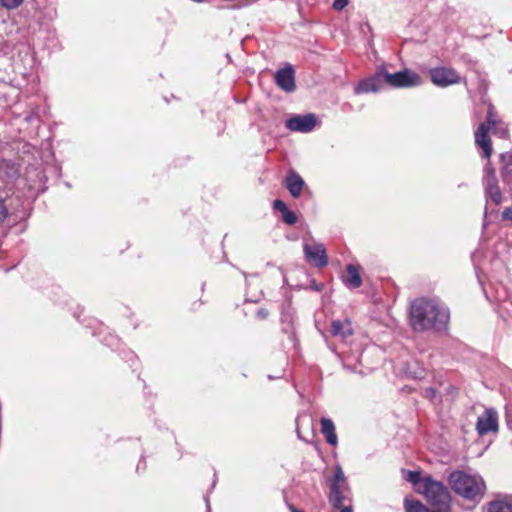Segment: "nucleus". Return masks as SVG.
Wrapping results in <instances>:
<instances>
[{"instance_id":"f03ea898","label":"nucleus","mask_w":512,"mask_h":512,"mask_svg":"<svg viewBox=\"0 0 512 512\" xmlns=\"http://www.w3.org/2000/svg\"><path fill=\"white\" fill-rule=\"evenodd\" d=\"M448 483L458 496L473 502H480L486 492L484 479L478 474H470L462 470L450 473Z\"/></svg>"},{"instance_id":"a211bd4d","label":"nucleus","mask_w":512,"mask_h":512,"mask_svg":"<svg viewBox=\"0 0 512 512\" xmlns=\"http://www.w3.org/2000/svg\"><path fill=\"white\" fill-rule=\"evenodd\" d=\"M321 432L325 436L327 443L332 446H336L338 443V438L335 432V425L333 421L329 418H321Z\"/></svg>"},{"instance_id":"4468645a","label":"nucleus","mask_w":512,"mask_h":512,"mask_svg":"<svg viewBox=\"0 0 512 512\" xmlns=\"http://www.w3.org/2000/svg\"><path fill=\"white\" fill-rule=\"evenodd\" d=\"M330 333L333 337L340 338L341 340L347 339L353 334L351 322L348 319L332 321Z\"/></svg>"},{"instance_id":"f3484780","label":"nucleus","mask_w":512,"mask_h":512,"mask_svg":"<svg viewBox=\"0 0 512 512\" xmlns=\"http://www.w3.org/2000/svg\"><path fill=\"white\" fill-rule=\"evenodd\" d=\"M343 282L347 287L353 289L359 288L362 285V279L359 270L355 265H347L346 276L344 277Z\"/></svg>"},{"instance_id":"9d476101","label":"nucleus","mask_w":512,"mask_h":512,"mask_svg":"<svg viewBox=\"0 0 512 512\" xmlns=\"http://www.w3.org/2000/svg\"><path fill=\"white\" fill-rule=\"evenodd\" d=\"M286 128L290 131L307 133L316 126V117L314 114L296 115L286 121Z\"/></svg>"},{"instance_id":"bb28decb","label":"nucleus","mask_w":512,"mask_h":512,"mask_svg":"<svg viewBox=\"0 0 512 512\" xmlns=\"http://www.w3.org/2000/svg\"><path fill=\"white\" fill-rule=\"evenodd\" d=\"M349 0H334L333 8L337 11H341L348 5Z\"/></svg>"},{"instance_id":"20e7f679","label":"nucleus","mask_w":512,"mask_h":512,"mask_svg":"<svg viewBox=\"0 0 512 512\" xmlns=\"http://www.w3.org/2000/svg\"><path fill=\"white\" fill-rule=\"evenodd\" d=\"M330 492L328 500L334 509L343 507L344 502L348 499L350 488L347 479L344 475L342 468L337 465L334 470V475L329 479Z\"/></svg>"},{"instance_id":"f257e3e1","label":"nucleus","mask_w":512,"mask_h":512,"mask_svg":"<svg viewBox=\"0 0 512 512\" xmlns=\"http://www.w3.org/2000/svg\"><path fill=\"white\" fill-rule=\"evenodd\" d=\"M449 319V309L436 299L419 298L411 303L410 324L415 331H445Z\"/></svg>"},{"instance_id":"5701e85b","label":"nucleus","mask_w":512,"mask_h":512,"mask_svg":"<svg viewBox=\"0 0 512 512\" xmlns=\"http://www.w3.org/2000/svg\"><path fill=\"white\" fill-rule=\"evenodd\" d=\"M283 221L288 225H293L297 222V216L294 212L289 209L282 214Z\"/></svg>"},{"instance_id":"423d86ee","label":"nucleus","mask_w":512,"mask_h":512,"mask_svg":"<svg viewBox=\"0 0 512 512\" xmlns=\"http://www.w3.org/2000/svg\"><path fill=\"white\" fill-rule=\"evenodd\" d=\"M483 186L487 200L498 205L502 201V193L498 186L495 169L488 162L484 168Z\"/></svg>"},{"instance_id":"f8f14e48","label":"nucleus","mask_w":512,"mask_h":512,"mask_svg":"<svg viewBox=\"0 0 512 512\" xmlns=\"http://www.w3.org/2000/svg\"><path fill=\"white\" fill-rule=\"evenodd\" d=\"M276 84L285 92H293L296 88L295 85V72L291 65L279 69L275 73Z\"/></svg>"},{"instance_id":"0eeeda50","label":"nucleus","mask_w":512,"mask_h":512,"mask_svg":"<svg viewBox=\"0 0 512 512\" xmlns=\"http://www.w3.org/2000/svg\"><path fill=\"white\" fill-rule=\"evenodd\" d=\"M431 81L436 86L446 87L460 83V77L452 68L436 67L430 70Z\"/></svg>"},{"instance_id":"ddd939ff","label":"nucleus","mask_w":512,"mask_h":512,"mask_svg":"<svg viewBox=\"0 0 512 512\" xmlns=\"http://www.w3.org/2000/svg\"><path fill=\"white\" fill-rule=\"evenodd\" d=\"M475 143L483 150V156L489 159L492 154V145L488 136V127L484 123H481L475 131Z\"/></svg>"},{"instance_id":"c85d7f7f","label":"nucleus","mask_w":512,"mask_h":512,"mask_svg":"<svg viewBox=\"0 0 512 512\" xmlns=\"http://www.w3.org/2000/svg\"><path fill=\"white\" fill-rule=\"evenodd\" d=\"M502 218L504 220H511L512 221V208H505L502 212Z\"/></svg>"},{"instance_id":"b1692460","label":"nucleus","mask_w":512,"mask_h":512,"mask_svg":"<svg viewBox=\"0 0 512 512\" xmlns=\"http://www.w3.org/2000/svg\"><path fill=\"white\" fill-rule=\"evenodd\" d=\"M487 122L490 126H496L498 125V122L496 120V112L493 107V105H489L488 112H487Z\"/></svg>"},{"instance_id":"39448f33","label":"nucleus","mask_w":512,"mask_h":512,"mask_svg":"<svg viewBox=\"0 0 512 512\" xmlns=\"http://www.w3.org/2000/svg\"><path fill=\"white\" fill-rule=\"evenodd\" d=\"M384 84L395 88L415 87L421 84V78L415 72L405 69L396 73H389L381 68Z\"/></svg>"},{"instance_id":"7c9ffc66","label":"nucleus","mask_w":512,"mask_h":512,"mask_svg":"<svg viewBox=\"0 0 512 512\" xmlns=\"http://www.w3.org/2000/svg\"><path fill=\"white\" fill-rule=\"evenodd\" d=\"M436 394V391L433 388H428L425 390L426 397L433 398Z\"/></svg>"},{"instance_id":"1a4fd4ad","label":"nucleus","mask_w":512,"mask_h":512,"mask_svg":"<svg viewBox=\"0 0 512 512\" xmlns=\"http://www.w3.org/2000/svg\"><path fill=\"white\" fill-rule=\"evenodd\" d=\"M383 85L384 79L382 75V70L381 68H379L371 77L361 80L354 87V93L356 95L366 93H377L383 88Z\"/></svg>"},{"instance_id":"7ed1b4c3","label":"nucleus","mask_w":512,"mask_h":512,"mask_svg":"<svg viewBox=\"0 0 512 512\" xmlns=\"http://www.w3.org/2000/svg\"><path fill=\"white\" fill-rule=\"evenodd\" d=\"M417 491L423 494L432 506H451V495L447 487L430 475L423 477L421 488H417Z\"/></svg>"},{"instance_id":"393cba45","label":"nucleus","mask_w":512,"mask_h":512,"mask_svg":"<svg viewBox=\"0 0 512 512\" xmlns=\"http://www.w3.org/2000/svg\"><path fill=\"white\" fill-rule=\"evenodd\" d=\"M8 214V209L5 205L4 199L0 196V223L3 222Z\"/></svg>"},{"instance_id":"473e14b6","label":"nucleus","mask_w":512,"mask_h":512,"mask_svg":"<svg viewBox=\"0 0 512 512\" xmlns=\"http://www.w3.org/2000/svg\"><path fill=\"white\" fill-rule=\"evenodd\" d=\"M288 508L291 512H302L301 510L297 509L296 507H294L293 505L291 504H288Z\"/></svg>"},{"instance_id":"cd10ccee","label":"nucleus","mask_w":512,"mask_h":512,"mask_svg":"<svg viewBox=\"0 0 512 512\" xmlns=\"http://www.w3.org/2000/svg\"><path fill=\"white\" fill-rule=\"evenodd\" d=\"M493 128V132L496 133V134H499L500 137L502 138H505L507 137L508 135V131L505 127H500L498 128L497 125L496 126H491Z\"/></svg>"},{"instance_id":"4be33fe9","label":"nucleus","mask_w":512,"mask_h":512,"mask_svg":"<svg viewBox=\"0 0 512 512\" xmlns=\"http://www.w3.org/2000/svg\"><path fill=\"white\" fill-rule=\"evenodd\" d=\"M24 0H0V5L8 10L16 9Z\"/></svg>"},{"instance_id":"9b49d317","label":"nucleus","mask_w":512,"mask_h":512,"mask_svg":"<svg viewBox=\"0 0 512 512\" xmlns=\"http://www.w3.org/2000/svg\"><path fill=\"white\" fill-rule=\"evenodd\" d=\"M304 253L308 261L316 267H325L328 263L326 249L323 244L304 245Z\"/></svg>"},{"instance_id":"aec40b11","label":"nucleus","mask_w":512,"mask_h":512,"mask_svg":"<svg viewBox=\"0 0 512 512\" xmlns=\"http://www.w3.org/2000/svg\"><path fill=\"white\" fill-rule=\"evenodd\" d=\"M404 508L406 512H427V507L418 500L405 499Z\"/></svg>"},{"instance_id":"a878e982","label":"nucleus","mask_w":512,"mask_h":512,"mask_svg":"<svg viewBox=\"0 0 512 512\" xmlns=\"http://www.w3.org/2000/svg\"><path fill=\"white\" fill-rule=\"evenodd\" d=\"M273 207L275 210L281 212L282 214L288 210L287 205L282 200L279 199H276L274 201Z\"/></svg>"},{"instance_id":"72a5a7b5","label":"nucleus","mask_w":512,"mask_h":512,"mask_svg":"<svg viewBox=\"0 0 512 512\" xmlns=\"http://www.w3.org/2000/svg\"><path fill=\"white\" fill-rule=\"evenodd\" d=\"M340 512H352V508L350 506L343 507Z\"/></svg>"},{"instance_id":"2f4dec72","label":"nucleus","mask_w":512,"mask_h":512,"mask_svg":"<svg viewBox=\"0 0 512 512\" xmlns=\"http://www.w3.org/2000/svg\"><path fill=\"white\" fill-rule=\"evenodd\" d=\"M257 314H258V316H259L260 318H266V317H267V315H268V312H267V310H265V309H260V310L257 312Z\"/></svg>"},{"instance_id":"2eb2a0df","label":"nucleus","mask_w":512,"mask_h":512,"mask_svg":"<svg viewBox=\"0 0 512 512\" xmlns=\"http://www.w3.org/2000/svg\"><path fill=\"white\" fill-rule=\"evenodd\" d=\"M305 183L302 177L294 171H290L285 179V186L294 198H298Z\"/></svg>"},{"instance_id":"dca6fc26","label":"nucleus","mask_w":512,"mask_h":512,"mask_svg":"<svg viewBox=\"0 0 512 512\" xmlns=\"http://www.w3.org/2000/svg\"><path fill=\"white\" fill-rule=\"evenodd\" d=\"M500 160L502 163L501 176L503 182L512 189V153H502Z\"/></svg>"},{"instance_id":"c756f323","label":"nucleus","mask_w":512,"mask_h":512,"mask_svg":"<svg viewBox=\"0 0 512 512\" xmlns=\"http://www.w3.org/2000/svg\"><path fill=\"white\" fill-rule=\"evenodd\" d=\"M437 509L431 510L427 509V512H450L451 506H448L447 508L444 506H435Z\"/></svg>"},{"instance_id":"6ab92c4d","label":"nucleus","mask_w":512,"mask_h":512,"mask_svg":"<svg viewBox=\"0 0 512 512\" xmlns=\"http://www.w3.org/2000/svg\"><path fill=\"white\" fill-rule=\"evenodd\" d=\"M486 512H512V502L508 499H495L487 504Z\"/></svg>"},{"instance_id":"412c9836","label":"nucleus","mask_w":512,"mask_h":512,"mask_svg":"<svg viewBox=\"0 0 512 512\" xmlns=\"http://www.w3.org/2000/svg\"><path fill=\"white\" fill-rule=\"evenodd\" d=\"M406 479L413 485H416L417 488H421V482L423 480V477H420V474L418 472L408 471Z\"/></svg>"},{"instance_id":"6e6552de","label":"nucleus","mask_w":512,"mask_h":512,"mask_svg":"<svg viewBox=\"0 0 512 512\" xmlns=\"http://www.w3.org/2000/svg\"><path fill=\"white\" fill-rule=\"evenodd\" d=\"M476 430L480 436L486 435L490 432L498 431V414L492 409L488 408L478 417L476 423Z\"/></svg>"}]
</instances>
